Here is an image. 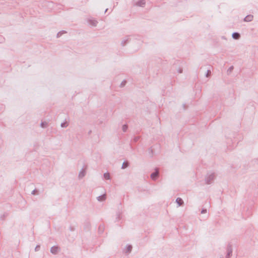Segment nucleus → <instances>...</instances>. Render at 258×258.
Listing matches in <instances>:
<instances>
[{
  "instance_id": "39448f33",
  "label": "nucleus",
  "mask_w": 258,
  "mask_h": 258,
  "mask_svg": "<svg viewBox=\"0 0 258 258\" xmlns=\"http://www.w3.org/2000/svg\"><path fill=\"white\" fill-rule=\"evenodd\" d=\"M233 37L234 38V39H237L239 38L240 37V35L238 33H234L233 34Z\"/></svg>"
},
{
  "instance_id": "0eeeda50",
  "label": "nucleus",
  "mask_w": 258,
  "mask_h": 258,
  "mask_svg": "<svg viewBox=\"0 0 258 258\" xmlns=\"http://www.w3.org/2000/svg\"><path fill=\"white\" fill-rule=\"evenodd\" d=\"M128 166V163L127 162H124L122 164V168H125Z\"/></svg>"
},
{
  "instance_id": "423d86ee",
  "label": "nucleus",
  "mask_w": 258,
  "mask_h": 258,
  "mask_svg": "<svg viewBox=\"0 0 258 258\" xmlns=\"http://www.w3.org/2000/svg\"><path fill=\"white\" fill-rule=\"evenodd\" d=\"M104 176L106 179H109L110 178L109 174L108 173H105L104 174Z\"/></svg>"
},
{
  "instance_id": "6e6552de",
  "label": "nucleus",
  "mask_w": 258,
  "mask_h": 258,
  "mask_svg": "<svg viewBox=\"0 0 258 258\" xmlns=\"http://www.w3.org/2000/svg\"><path fill=\"white\" fill-rule=\"evenodd\" d=\"M127 126L126 125H123L122 127V130L124 132H125L126 130Z\"/></svg>"
},
{
  "instance_id": "f257e3e1",
  "label": "nucleus",
  "mask_w": 258,
  "mask_h": 258,
  "mask_svg": "<svg viewBox=\"0 0 258 258\" xmlns=\"http://www.w3.org/2000/svg\"><path fill=\"white\" fill-rule=\"evenodd\" d=\"M159 171L158 170H156L155 172L152 173L151 175V177L152 179L155 180L158 176Z\"/></svg>"
},
{
  "instance_id": "f03ea898",
  "label": "nucleus",
  "mask_w": 258,
  "mask_h": 258,
  "mask_svg": "<svg viewBox=\"0 0 258 258\" xmlns=\"http://www.w3.org/2000/svg\"><path fill=\"white\" fill-rule=\"evenodd\" d=\"M253 19V16L252 15H248L244 18V21L246 22H250Z\"/></svg>"
},
{
  "instance_id": "20e7f679",
  "label": "nucleus",
  "mask_w": 258,
  "mask_h": 258,
  "mask_svg": "<svg viewBox=\"0 0 258 258\" xmlns=\"http://www.w3.org/2000/svg\"><path fill=\"white\" fill-rule=\"evenodd\" d=\"M176 202L177 203V204H178L179 206H181L182 203H183V201L181 199L178 198L176 199Z\"/></svg>"
},
{
  "instance_id": "7ed1b4c3",
  "label": "nucleus",
  "mask_w": 258,
  "mask_h": 258,
  "mask_svg": "<svg viewBox=\"0 0 258 258\" xmlns=\"http://www.w3.org/2000/svg\"><path fill=\"white\" fill-rule=\"evenodd\" d=\"M58 250V248L56 246H53L51 249V251L53 253H56Z\"/></svg>"
},
{
  "instance_id": "1a4fd4ad",
  "label": "nucleus",
  "mask_w": 258,
  "mask_h": 258,
  "mask_svg": "<svg viewBox=\"0 0 258 258\" xmlns=\"http://www.w3.org/2000/svg\"><path fill=\"white\" fill-rule=\"evenodd\" d=\"M141 3H142V5H141V6L144 5L145 4V3L144 2H143V1L141 2Z\"/></svg>"
},
{
  "instance_id": "9b49d317",
  "label": "nucleus",
  "mask_w": 258,
  "mask_h": 258,
  "mask_svg": "<svg viewBox=\"0 0 258 258\" xmlns=\"http://www.w3.org/2000/svg\"><path fill=\"white\" fill-rule=\"evenodd\" d=\"M42 127H44L43 123L42 124Z\"/></svg>"
},
{
  "instance_id": "9d476101",
  "label": "nucleus",
  "mask_w": 258,
  "mask_h": 258,
  "mask_svg": "<svg viewBox=\"0 0 258 258\" xmlns=\"http://www.w3.org/2000/svg\"><path fill=\"white\" fill-rule=\"evenodd\" d=\"M105 199V198L104 196L101 197V200H104Z\"/></svg>"
}]
</instances>
